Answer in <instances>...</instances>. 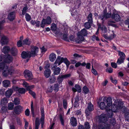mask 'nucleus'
<instances>
[{
  "label": "nucleus",
  "instance_id": "nucleus-1",
  "mask_svg": "<svg viewBox=\"0 0 129 129\" xmlns=\"http://www.w3.org/2000/svg\"><path fill=\"white\" fill-rule=\"evenodd\" d=\"M107 120L106 115L105 114H103L100 115L99 121L102 124L99 125V129H109L110 128V125L106 123Z\"/></svg>",
  "mask_w": 129,
  "mask_h": 129
},
{
  "label": "nucleus",
  "instance_id": "nucleus-2",
  "mask_svg": "<svg viewBox=\"0 0 129 129\" xmlns=\"http://www.w3.org/2000/svg\"><path fill=\"white\" fill-rule=\"evenodd\" d=\"M106 102L104 101V99H103V101L100 103V107L101 109H106V111H107V115L110 118L112 117L113 115V113L112 112V111L110 109H108L107 105L106 106L105 104Z\"/></svg>",
  "mask_w": 129,
  "mask_h": 129
},
{
  "label": "nucleus",
  "instance_id": "nucleus-3",
  "mask_svg": "<svg viewBox=\"0 0 129 129\" xmlns=\"http://www.w3.org/2000/svg\"><path fill=\"white\" fill-rule=\"evenodd\" d=\"M14 71L13 67H11L9 68L7 67V68L5 69L3 71V75L5 77H7L9 75H11L13 73Z\"/></svg>",
  "mask_w": 129,
  "mask_h": 129
},
{
  "label": "nucleus",
  "instance_id": "nucleus-4",
  "mask_svg": "<svg viewBox=\"0 0 129 129\" xmlns=\"http://www.w3.org/2000/svg\"><path fill=\"white\" fill-rule=\"evenodd\" d=\"M114 106L115 107L116 110H121L123 112H124L126 110L125 107L123 106V103L121 102H119L117 105H115L114 104Z\"/></svg>",
  "mask_w": 129,
  "mask_h": 129
},
{
  "label": "nucleus",
  "instance_id": "nucleus-5",
  "mask_svg": "<svg viewBox=\"0 0 129 129\" xmlns=\"http://www.w3.org/2000/svg\"><path fill=\"white\" fill-rule=\"evenodd\" d=\"M24 77L27 80H31L33 78L32 72L29 70H25L24 72Z\"/></svg>",
  "mask_w": 129,
  "mask_h": 129
},
{
  "label": "nucleus",
  "instance_id": "nucleus-6",
  "mask_svg": "<svg viewBox=\"0 0 129 129\" xmlns=\"http://www.w3.org/2000/svg\"><path fill=\"white\" fill-rule=\"evenodd\" d=\"M39 48L36 46L31 45V51H29L31 57H35L37 55L38 51Z\"/></svg>",
  "mask_w": 129,
  "mask_h": 129
},
{
  "label": "nucleus",
  "instance_id": "nucleus-7",
  "mask_svg": "<svg viewBox=\"0 0 129 129\" xmlns=\"http://www.w3.org/2000/svg\"><path fill=\"white\" fill-rule=\"evenodd\" d=\"M111 18L116 22L120 21V15L118 14L117 11L115 10H114L113 11V13L111 16Z\"/></svg>",
  "mask_w": 129,
  "mask_h": 129
},
{
  "label": "nucleus",
  "instance_id": "nucleus-8",
  "mask_svg": "<svg viewBox=\"0 0 129 129\" xmlns=\"http://www.w3.org/2000/svg\"><path fill=\"white\" fill-rule=\"evenodd\" d=\"M71 76L70 74H65L64 75H60L57 77V80L58 83H61L63 80L64 78L65 79L70 77Z\"/></svg>",
  "mask_w": 129,
  "mask_h": 129
},
{
  "label": "nucleus",
  "instance_id": "nucleus-9",
  "mask_svg": "<svg viewBox=\"0 0 129 129\" xmlns=\"http://www.w3.org/2000/svg\"><path fill=\"white\" fill-rule=\"evenodd\" d=\"M63 58L59 56H58L57 57L54 63V65L53 67V68H55L57 67V64H58V66H59L62 62H63Z\"/></svg>",
  "mask_w": 129,
  "mask_h": 129
},
{
  "label": "nucleus",
  "instance_id": "nucleus-10",
  "mask_svg": "<svg viewBox=\"0 0 129 129\" xmlns=\"http://www.w3.org/2000/svg\"><path fill=\"white\" fill-rule=\"evenodd\" d=\"M9 42V39L6 36H3L1 38L0 43L2 45H7Z\"/></svg>",
  "mask_w": 129,
  "mask_h": 129
},
{
  "label": "nucleus",
  "instance_id": "nucleus-11",
  "mask_svg": "<svg viewBox=\"0 0 129 129\" xmlns=\"http://www.w3.org/2000/svg\"><path fill=\"white\" fill-rule=\"evenodd\" d=\"M22 111V107L20 105H18L15 107L14 112L17 114H19Z\"/></svg>",
  "mask_w": 129,
  "mask_h": 129
},
{
  "label": "nucleus",
  "instance_id": "nucleus-12",
  "mask_svg": "<svg viewBox=\"0 0 129 129\" xmlns=\"http://www.w3.org/2000/svg\"><path fill=\"white\" fill-rule=\"evenodd\" d=\"M15 17V12L13 11L10 12L8 15V18L10 21H12Z\"/></svg>",
  "mask_w": 129,
  "mask_h": 129
},
{
  "label": "nucleus",
  "instance_id": "nucleus-13",
  "mask_svg": "<svg viewBox=\"0 0 129 129\" xmlns=\"http://www.w3.org/2000/svg\"><path fill=\"white\" fill-rule=\"evenodd\" d=\"M5 59L4 60V62L9 63L12 62V58L10 55L8 54L5 56Z\"/></svg>",
  "mask_w": 129,
  "mask_h": 129
},
{
  "label": "nucleus",
  "instance_id": "nucleus-14",
  "mask_svg": "<svg viewBox=\"0 0 129 129\" xmlns=\"http://www.w3.org/2000/svg\"><path fill=\"white\" fill-rule=\"evenodd\" d=\"M22 57L23 58H30L31 56L29 52L23 51L21 54Z\"/></svg>",
  "mask_w": 129,
  "mask_h": 129
},
{
  "label": "nucleus",
  "instance_id": "nucleus-15",
  "mask_svg": "<svg viewBox=\"0 0 129 129\" xmlns=\"http://www.w3.org/2000/svg\"><path fill=\"white\" fill-rule=\"evenodd\" d=\"M104 101L106 102L107 106L110 107L112 105V101L111 98L108 97L107 99L104 98Z\"/></svg>",
  "mask_w": 129,
  "mask_h": 129
},
{
  "label": "nucleus",
  "instance_id": "nucleus-16",
  "mask_svg": "<svg viewBox=\"0 0 129 129\" xmlns=\"http://www.w3.org/2000/svg\"><path fill=\"white\" fill-rule=\"evenodd\" d=\"M78 37L75 40V41L77 43H79L84 40V39L83 36L81 35H79L78 33Z\"/></svg>",
  "mask_w": 129,
  "mask_h": 129
},
{
  "label": "nucleus",
  "instance_id": "nucleus-17",
  "mask_svg": "<svg viewBox=\"0 0 129 129\" xmlns=\"http://www.w3.org/2000/svg\"><path fill=\"white\" fill-rule=\"evenodd\" d=\"M70 123L73 126H75L77 125V121L75 118L74 117H71L70 118Z\"/></svg>",
  "mask_w": 129,
  "mask_h": 129
},
{
  "label": "nucleus",
  "instance_id": "nucleus-18",
  "mask_svg": "<svg viewBox=\"0 0 129 129\" xmlns=\"http://www.w3.org/2000/svg\"><path fill=\"white\" fill-rule=\"evenodd\" d=\"M103 14L100 15L98 18L100 19L102 21V23H104L105 19H107L105 15L106 13V11H103Z\"/></svg>",
  "mask_w": 129,
  "mask_h": 129
},
{
  "label": "nucleus",
  "instance_id": "nucleus-19",
  "mask_svg": "<svg viewBox=\"0 0 129 129\" xmlns=\"http://www.w3.org/2000/svg\"><path fill=\"white\" fill-rule=\"evenodd\" d=\"M112 34L111 36H107V35L106 34H103V37L106 39H109L110 40L112 39H113L115 37V35L114 34L113 32H112Z\"/></svg>",
  "mask_w": 129,
  "mask_h": 129
},
{
  "label": "nucleus",
  "instance_id": "nucleus-20",
  "mask_svg": "<svg viewBox=\"0 0 129 129\" xmlns=\"http://www.w3.org/2000/svg\"><path fill=\"white\" fill-rule=\"evenodd\" d=\"M10 51V47L7 46L4 47L2 49V52L5 54L8 53Z\"/></svg>",
  "mask_w": 129,
  "mask_h": 129
},
{
  "label": "nucleus",
  "instance_id": "nucleus-21",
  "mask_svg": "<svg viewBox=\"0 0 129 129\" xmlns=\"http://www.w3.org/2000/svg\"><path fill=\"white\" fill-rule=\"evenodd\" d=\"M8 67L6 63L4 62H1L0 63V70H4L5 69H7Z\"/></svg>",
  "mask_w": 129,
  "mask_h": 129
},
{
  "label": "nucleus",
  "instance_id": "nucleus-22",
  "mask_svg": "<svg viewBox=\"0 0 129 129\" xmlns=\"http://www.w3.org/2000/svg\"><path fill=\"white\" fill-rule=\"evenodd\" d=\"M115 23V22L114 21L111 20H108L107 22V24L108 25L116 27L117 26L116 24H114Z\"/></svg>",
  "mask_w": 129,
  "mask_h": 129
},
{
  "label": "nucleus",
  "instance_id": "nucleus-23",
  "mask_svg": "<svg viewBox=\"0 0 129 129\" xmlns=\"http://www.w3.org/2000/svg\"><path fill=\"white\" fill-rule=\"evenodd\" d=\"M78 33L79 35H81L84 36H87L88 34L87 31L85 28H83Z\"/></svg>",
  "mask_w": 129,
  "mask_h": 129
},
{
  "label": "nucleus",
  "instance_id": "nucleus-24",
  "mask_svg": "<svg viewBox=\"0 0 129 129\" xmlns=\"http://www.w3.org/2000/svg\"><path fill=\"white\" fill-rule=\"evenodd\" d=\"M23 85L26 87V89L27 90H30V89H32L34 87V85H32L31 86H29L28 85V84L26 82H24L23 83Z\"/></svg>",
  "mask_w": 129,
  "mask_h": 129
},
{
  "label": "nucleus",
  "instance_id": "nucleus-25",
  "mask_svg": "<svg viewBox=\"0 0 129 129\" xmlns=\"http://www.w3.org/2000/svg\"><path fill=\"white\" fill-rule=\"evenodd\" d=\"M13 92V90L11 89H10L6 91L5 95L7 97L9 98L12 94Z\"/></svg>",
  "mask_w": 129,
  "mask_h": 129
},
{
  "label": "nucleus",
  "instance_id": "nucleus-26",
  "mask_svg": "<svg viewBox=\"0 0 129 129\" xmlns=\"http://www.w3.org/2000/svg\"><path fill=\"white\" fill-rule=\"evenodd\" d=\"M55 69L54 70V74L55 75H58L59 74L61 71L60 69L58 67L54 68Z\"/></svg>",
  "mask_w": 129,
  "mask_h": 129
},
{
  "label": "nucleus",
  "instance_id": "nucleus-27",
  "mask_svg": "<svg viewBox=\"0 0 129 129\" xmlns=\"http://www.w3.org/2000/svg\"><path fill=\"white\" fill-rule=\"evenodd\" d=\"M92 24V23L87 22L84 23V26L86 29H89L91 27Z\"/></svg>",
  "mask_w": 129,
  "mask_h": 129
},
{
  "label": "nucleus",
  "instance_id": "nucleus-28",
  "mask_svg": "<svg viewBox=\"0 0 129 129\" xmlns=\"http://www.w3.org/2000/svg\"><path fill=\"white\" fill-rule=\"evenodd\" d=\"M56 58V55L54 53L51 54L49 56V59L50 60L51 62L54 61L55 60Z\"/></svg>",
  "mask_w": 129,
  "mask_h": 129
},
{
  "label": "nucleus",
  "instance_id": "nucleus-29",
  "mask_svg": "<svg viewBox=\"0 0 129 129\" xmlns=\"http://www.w3.org/2000/svg\"><path fill=\"white\" fill-rule=\"evenodd\" d=\"M10 84V81L8 80H5L3 82V86L5 87L9 86Z\"/></svg>",
  "mask_w": 129,
  "mask_h": 129
},
{
  "label": "nucleus",
  "instance_id": "nucleus-30",
  "mask_svg": "<svg viewBox=\"0 0 129 129\" xmlns=\"http://www.w3.org/2000/svg\"><path fill=\"white\" fill-rule=\"evenodd\" d=\"M51 71L50 69H47L44 72V75L46 78H48L50 75Z\"/></svg>",
  "mask_w": 129,
  "mask_h": 129
},
{
  "label": "nucleus",
  "instance_id": "nucleus-31",
  "mask_svg": "<svg viewBox=\"0 0 129 129\" xmlns=\"http://www.w3.org/2000/svg\"><path fill=\"white\" fill-rule=\"evenodd\" d=\"M92 14L90 13L88 15L87 19L88 22L92 23H93V18H92Z\"/></svg>",
  "mask_w": 129,
  "mask_h": 129
},
{
  "label": "nucleus",
  "instance_id": "nucleus-32",
  "mask_svg": "<svg viewBox=\"0 0 129 129\" xmlns=\"http://www.w3.org/2000/svg\"><path fill=\"white\" fill-rule=\"evenodd\" d=\"M40 125L39 118H36L35 120V129H38L39 126Z\"/></svg>",
  "mask_w": 129,
  "mask_h": 129
},
{
  "label": "nucleus",
  "instance_id": "nucleus-33",
  "mask_svg": "<svg viewBox=\"0 0 129 129\" xmlns=\"http://www.w3.org/2000/svg\"><path fill=\"white\" fill-rule=\"evenodd\" d=\"M63 62L66 64L67 68H68L69 65L70 64V62L68 60L67 58H63Z\"/></svg>",
  "mask_w": 129,
  "mask_h": 129
},
{
  "label": "nucleus",
  "instance_id": "nucleus-34",
  "mask_svg": "<svg viewBox=\"0 0 129 129\" xmlns=\"http://www.w3.org/2000/svg\"><path fill=\"white\" fill-rule=\"evenodd\" d=\"M119 55L120 56V57L121 58L125 59V54L122 52L120 51H118Z\"/></svg>",
  "mask_w": 129,
  "mask_h": 129
},
{
  "label": "nucleus",
  "instance_id": "nucleus-35",
  "mask_svg": "<svg viewBox=\"0 0 129 129\" xmlns=\"http://www.w3.org/2000/svg\"><path fill=\"white\" fill-rule=\"evenodd\" d=\"M45 23L46 24H50L51 22V19L50 17H47L46 19H45Z\"/></svg>",
  "mask_w": 129,
  "mask_h": 129
},
{
  "label": "nucleus",
  "instance_id": "nucleus-36",
  "mask_svg": "<svg viewBox=\"0 0 129 129\" xmlns=\"http://www.w3.org/2000/svg\"><path fill=\"white\" fill-rule=\"evenodd\" d=\"M90 111H92L94 109L93 105L90 103L88 104L87 109Z\"/></svg>",
  "mask_w": 129,
  "mask_h": 129
},
{
  "label": "nucleus",
  "instance_id": "nucleus-37",
  "mask_svg": "<svg viewBox=\"0 0 129 129\" xmlns=\"http://www.w3.org/2000/svg\"><path fill=\"white\" fill-rule=\"evenodd\" d=\"M30 44V41L28 39L26 38L23 41V44H26L29 45Z\"/></svg>",
  "mask_w": 129,
  "mask_h": 129
},
{
  "label": "nucleus",
  "instance_id": "nucleus-38",
  "mask_svg": "<svg viewBox=\"0 0 129 129\" xmlns=\"http://www.w3.org/2000/svg\"><path fill=\"white\" fill-rule=\"evenodd\" d=\"M49 79V82L51 83H54L56 80V78L54 76L50 77Z\"/></svg>",
  "mask_w": 129,
  "mask_h": 129
},
{
  "label": "nucleus",
  "instance_id": "nucleus-39",
  "mask_svg": "<svg viewBox=\"0 0 129 129\" xmlns=\"http://www.w3.org/2000/svg\"><path fill=\"white\" fill-rule=\"evenodd\" d=\"M79 101V99L78 97L77 96H76L75 99V101L74 102L75 107H76L77 106H78V102Z\"/></svg>",
  "mask_w": 129,
  "mask_h": 129
},
{
  "label": "nucleus",
  "instance_id": "nucleus-40",
  "mask_svg": "<svg viewBox=\"0 0 129 129\" xmlns=\"http://www.w3.org/2000/svg\"><path fill=\"white\" fill-rule=\"evenodd\" d=\"M86 63L85 62H83V63H81V62H78L77 63H76L75 64V66L77 67L80 65H81L82 66H86Z\"/></svg>",
  "mask_w": 129,
  "mask_h": 129
},
{
  "label": "nucleus",
  "instance_id": "nucleus-41",
  "mask_svg": "<svg viewBox=\"0 0 129 129\" xmlns=\"http://www.w3.org/2000/svg\"><path fill=\"white\" fill-rule=\"evenodd\" d=\"M13 102L15 105H17L20 104V100L18 98H14Z\"/></svg>",
  "mask_w": 129,
  "mask_h": 129
},
{
  "label": "nucleus",
  "instance_id": "nucleus-42",
  "mask_svg": "<svg viewBox=\"0 0 129 129\" xmlns=\"http://www.w3.org/2000/svg\"><path fill=\"white\" fill-rule=\"evenodd\" d=\"M83 92L85 94H87L88 93L89 90L88 88L86 86H84L82 88Z\"/></svg>",
  "mask_w": 129,
  "mask_h": 129
},
{
  "label": "nucleus",
  "instance_id": "nucleus-43",
  "mask_svg": "<svg viewBox=\"0 0 129 129\" xmlns=\"http://www.w3.org/2000/svg\"><path fill=\"white\" fill-rule=\"evenodd\" d=\"M8 100L6 98H4L2 99L1 102V105H4L8 103Z\"/></svg>",
  "mask_w": 129,
  "mask_h": 129
},
{
  "label": "nucleus",
  "instance_id": "nucleus-44",
  "mask_svg": "<svg viewBox=\"0 0 129 129\" xmlns=\"http://www.w3.org/2000/svg\"><path fill=\"white\" fill-rule=\"evenodd\" d=\"M31 113L32 114L33 116V117H35V115L34 114V109L33 107V102L32 101L31 102Z\"/></svg>",
  "mask_w": 129,
  "mask_h": 129
},
{
  "label": "nucleus",
  "instance_id": "nucleus-45",
  "mask_svg": "<svg viewBox=\"0 0 129 129\" xmlns=\"http://www.w3.org/2000/svg\"><path fill=\"white\" fill-rule=\"evenodd\" d=\"M51 29L53 31H55L56 30L57 27L56 25L54 23H53L51 26Z\"/></svg>",
  "mask_w": 129,
  "mask_h": 129
},
{
  "label": "nucleus",
  "instance_id": "nucleus-46",
  "mask_svg": "<svg viewBox=\"0 0 129 129\" xmlns=\"http://www.w3.org/2000/svg\"><path fill=\"white\" fill-rule=\"evenodd\" d=\"M7 110V108L5 106H3L0 112L2 113L6 112Z\"/></svg>",
  "mask_w": 129,
  "mask_h": 129
},
{
  "label": "nucleus",
  "instance_id": "nucleus-47",
  "mask_svg": "<svg viewBox=\"0 0 129 129\" xmlns=\"http://www.w3.org/2000/svg\"><path fill=\"white\" fill-rule=\"evenodd\" d=\"M103 11H106V13L105 15L106 18L107 19V18H110L111 17L112 15H111L110 13H109L108 12V13H107V10H106L104 9Z\"/></svg>",
  "mask_w": 129,
  "mask_h": 129
},
{
  "label": "nucleus",
  "instance_id": "nucleus-48",
  "mask_svg": "<svg viewBox=\"0 0 129 129\" xmlns=\"http://www.w3.org/2000/svg\"><path fill=\"white\" fill-rule=\"evenodd\" d=\"M125 59L122 58H119L117 60V63L118 64H120L124 62V60Z\"/></svg>",
  "mask_w": 129,
  "mask_h": 129
},
{
  "label": "nucleus",
  "instance_id": "nucleus-49",
  "mask_svg": "<svg viewBox=\"0 0 129 129\" xmlns=\"http://www.w3.org/2000/svg\"><path fill=\"white\" fill-rule=\"evenodd\" d=\"M14 104L13 103H10L8 105V109L9 110H12L14 107Z\"/></svg>",
  "mask_w": 129,
  "mask_h": 129
},
{
  "label": "nucleus",
  "instance_id": "nucleus-50",
  "mask_svg": "<svg viewBox=\"0 0 129 129\" xmlns=\"http://www.w3.org/2000/svg\"><path fill=\"white\" fill-rule=\"evenodd\" d=\"M63 108L65 109H66L67 106V100L64 99L63 101Z\"/></svg>",
  "mask_w": 129,
  "mask_h": 129
},
{
  "label": "nucleus",
  "instance_id": "nucleus-51",
  "mask_svg": "<svg viewBox=\"0 0 129 129\" xmlns=\"http://www.w3.org/2000/svg\"><path fill=\"white\" fill-rule=\"evenodd\" d=\"M25 90L23 88H20L18 89L19 92L21 94H23L25 92Z\"/></svg>",
  "mask_w": 129,
  "mask_h": 129
},
{
  "label": "nucleus",
  "instance_id": "nucleus-52",
  "mask_svg": "<svg viewBox=\"0 0 129 129\" xmlns=\"http://www.w3.org/2000/svg\"><path fill=\"white\" fill-rule=\"evenodd\" d=\"M109 120L110 123L113 125H114L116 123V121L115 119L112 118L110 119Z\"/></svg>",
  "mask_w": 129,
  "mask_h": 129
},
{
  "label": "nucleus",
  "instance_id": "nucleus-53",
  "mask_svg": "<svg viewBox=\"0 0 129 129\" xmlns=\"http://www.w3.org/2000/svg\"><path fill=\"white\" fill-rule=\"evenodd\" d=\"M16 49L15 48L13 47L11 49H10V51H11V53L13 55L15 56L16 55V53L15 52Z\"/></svg>",
  "mask_w": 129,
  "mask_h": 129
},
{
  "label": "nucleus",
  "instance_id": "nucleus-54",
  "mask_svg": "<svg viewBox=\"0 0 129 129\" xmlns=\"http://www.w3.org/2000/svg\"><path fill=\"white\" fill-rule=\"evenodd\" d=\"M25 18L27 21H29L31 20L30 16L27 13H26L25 15Z\"/></svg>",
  "mask_w": 129,
  "mask_h": 129
},
{
  "label": "nucleus",
  "instance_id": "nucleus-55",
  "mask_svg": "<svg viewBox=\"0 0 129 129\" xmlns=\"http://www.w3.org/2000/svg\"><path fill=\"white\" fill-rule=\"evenodd\" d=\"M76 88L77 91H78L79 92H80L81 91V88L80 87L79 85H76L75 86Z\"/></svg>",
  "mask_w": 129,
  "mask_h": 129
},
{
  "label": "nucleus",
  "instance_id": "nucleus-56",
  "mask_svg": "<svg viewBox=\"0 0 129 129\" xmlns=\"http://www.w3.org/2000/svg\"><path fill=\"white\" fill-rule=\"evenodd\" d=\"M27 9L28 8L27 6H25L23 8L22 12V15H24L25 14Z\"/></svg>",
  "mask_w": 129,
  "mask_h": 129
},
{
  "label": "nucleus",
  "instance_id": "nucleus-57",
  "mask_svg": "<svg viewBox=\"0 0 129 129\" xmlns=\"http://www.w3.org/2000/svg\"><path fill=\"white\" fill-rule=\"evenodd\" d=\"M59 117L60 120L61 122V123L62 125L63 126L64 125V120H63V118H62V115L61 114L60 115H59Z\"/></svg>",
  "mask_w": 129,
  "mask_h": 129
},
{
  "label": "nucleus",
  "instance_id": "nucleus-58",
  "mask_svg": "<svg viewBox=\"0 0 129 129\" xmlns=\"http://www.w3.org/2000/svg\"><path fill=\"white\" fill-rule=\"evenodd\" d=\"M84 125L85 129H89L90 128V126L89 123L88 122H86Z\"/></svg>",
  "mask_w": 129,
  "mask_h": 129
},
{
  "label": "nucleus",
  "instance_id": "nucleus-59",
  "mask_svg": "<svg viewBox=\"0 0 129 129\" xmlns=\"http://www.w3.org/2000/svg\"><path fill=\"white\" fill-rule=\"evenodd\" d=\"M45 24H46L45 23V19H43L42 20L41 24V27L43 28L44 27Z\"/></svg>",
  "mask_w": 129,
  "mask_h": 129
},
{
  "label": "nucleus",
  "instance_id": "nucleus-60",
  "mask_svg": "<svg viewBox=\"0 0 129 129\" xmlns=\"http://www.w3.org/2000/svg\"><path fill=\"white\" fill-rule=\"evenodd\" d=\"M92 73H93L95 75H98V73L96 70L94 69L93 66H92V69L91 70Z\"/></svg>",
  "mask_w": 129,
  "mask_h": 129
},
{
  "label": "nucleus",
  "instance_id": "nucleus-61",
  "mask_svg": "<svg viewBox=\"0 0 129 129\" xmlns=\"http://www.w3.org/2000/svg\"><path fill=\"white\" fill-rule=\"evenodd\" d=\"M91 111H90L89 110H88L87 109H86V110L85 113L87 116H88L90 115Z\"/></svg>",
  "mask_w": 129,
  "mask_h": 129
},
{
  "label": "nucleus",
  "instance_id": "nucleus-62",
  "mask_svg": "<svg viewBox=\"0 0 129 129\" xmlns=\"http://www.w3.org/2000/svg\"><path fill=\"white\" fill-rule=\"evenodd\" d=\"M23 43L22 42V41L21 40L17 42V45L18 47H20L22 46Z\"/></svg>",
  "mask_w": 129,
  "mask_h": 129
},
{
  "label": "nucleus",
  "instance_id": "nucleus-63",
  "mask_svg": "<svg viewBox=\"0 0 129 129\" xmlns=\"http://www.w3.org/2000/svg\"><path fill=\"white\" fill-rule=\"evenodd\" d=\"M29 93L30 94L32 95L34 98H35L36 94L33 91L31 90H29Z\"/></svg>",
  "mask_w": 129,
  "mask_h": 129
},
{
  "label": "nucleus",
  "instance_id": "nucleus-64",
  "mask_svg": "<svg viewBox=\"0 0 129 129\" xmlns=\"http://www.w3.org/2000/svg\"><path fill=\"white\" fill-rule=\"evenodd\" d=\"M124 116L126 119H129V113L128 112L125 113L124 114Z\"/></svg>",
  "mask_w": 129,
  "mask_h": 129
}]
</instances>
